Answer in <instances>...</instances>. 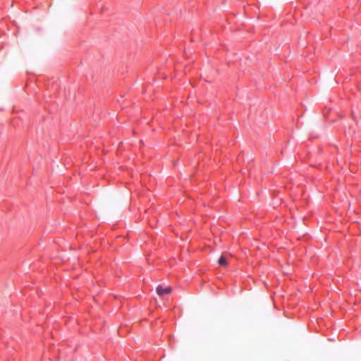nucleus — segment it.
<instances>
[{"mask_svg": "<svg viewBox=\"0 0 361 361\" xmlns=\"http://www.w3.org/2000/svg\"><path fill=\"white\" fill-rule=\"evenodd\" d=\"M157 293L159 295H163L164 294H169L171 292V288L168 286L166 288H163L161 286H158L157 287Z\"/></svg>", "mask_w": 361, "mask_h": 361, "instance_id": "1", "label": "nucleus"}, {"mask_svg": "<svg viewBox=\"0 0 361 361\" xmlns=\"http://www.w3.org/2000/svg\"><path fill=\"white\" fill-rule=\"evenodd\" d=\"M218 263L221 266H226L228 264L226 258L224 256L220 257V258L218 260Z\"/></svg>", "mask_w": 361, "mask_h": 361, "instance_id": "2", "label": "nucleus"}]
</instances>
